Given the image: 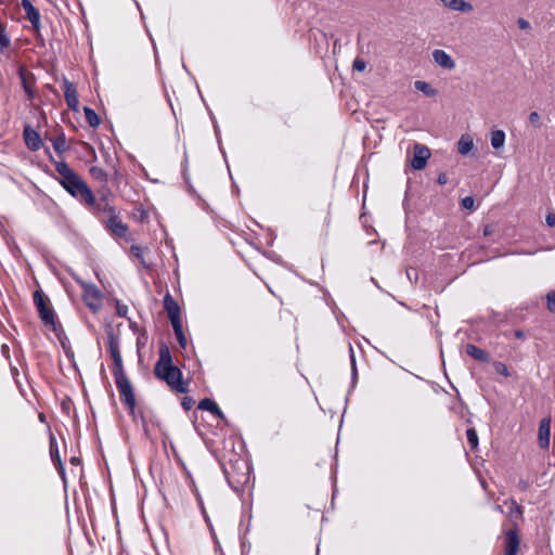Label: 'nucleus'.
Here are the masks:
<instances>
[{
    "mask_svg": "<svg viewBox=\"0 0 555 555\" xmlns=\"http://www.w3.org/2000/svg\"><path fill=\"white\" fill-rule=\"evenodd\" d=\"M37 313L42 322L46 333H53L67 358H74V351L70 348L69 339L65 330L50 304V299L43 292L37 288Z\"/></svg>",
    "mask_w": 555,
    "mask_h": 555,
    "instance_id": "nucleus-1",
    "label": "nucleus"
},
{
    "mask_svg": "<svg viewBox=\"0 0 555 555\" xmlns=\"http://www.w3.org/2000/svg\"><path fill=\"white\" fill-rule=\"evenodd\" d=\"M158 361L154 365V375L164 380L171 390L178 393H185L188 386L182 379L181 370L173 364L172 356L166 343L162 341L158 350Z\"/></svg>",
    "mask_w": 555,
    "mask_h": 555,
    "instance_id": "nucleus-2",
    "label": "nucleus"
},
{
    "mask_svg": "<svg viewBox=\"0 0 555 555\" xmlns=\"http://www.w3.org/2000/svg\"><path fill=\"white\" fill-rule=\"evenodd\" d=\"M55 170L60 175V184L80 204H91L93 202L92 190L65 162L56 163Z\"/></svg>",
    "mask_w": 555,
    "mask_h": 555,
    "instance_id": "nucleus-3",
    "label": "nucleus"
},
{
    "mask_svg": "<svg viewBox=\"0 0 555 555\" xmlns=\"http://www.w3.org/2000/svg\"><path fill=\"white\" fill-rule=\"evenodd\" d=\"M223 474L229 486L235 491H243L244 486L249 480V467L246 461L236 459L222 463Z\"/></svg>",
    "mask_w": 555,
    "mask_h": 555,
    "instance_id": "nucleus-4",
    "label": "nucleus"
},
{
    "mask_svg": "<svg viewBox=\"0 0 555 555\" xmlns=\"http://www.w3.org/2000/svg\"><path fill=\"white\" fill-rule=\"evenodd\" d=\"M118 389L120 401L129 410L130 413L134 412L137 402L133 387L128 379L125 372L113 374Z\"/></svg>",
    "mask_w": 555,
    "mask_h": 555,
    "instance_id": "nucleus-5",
    "label": "nucleus"
},
{
    "mask_svg": "<svg viewBox=\"0 0 555 555\" xmlns=\"http://www.w3.org/2000/svg\"><path fill=\"white\" fill-rule=\"evenodd\" d=\"M76 282L81 286L83 291L82 301L85 305L93 312L99 311L102 307L101 291L92 283H88L79 279H76Z\"/></svg>",
    "mask_w": 555,
    "mask_h": 555,
    "instance_id": "nucleus-6",
    "label": "nucleus"
},
{
    "mask_svg": "<svg viewBox=\"0 0 555 555\" xmlns=\"http://www.w3.org/2000/svg\"><path fill=\"white\" fill-rule=\"evenodd\" d=\"M98 192L100 194L98 199L93 195V202L91 204L83 205L99 218L104 214H107L108 216L115 214V208L108 203L107 198L109 190L100 189Z\"/></svg>",
    "mask_w": 555,
    "mask_h": 555,
    "instance_id": "nucleus-7",
    "label": "nucleus"
},
{
    "mask_svg": "<svg viewBox=\"0 0 555 555\" xmlns=\"http://www.w3.org/2000/svg\"><path fill=\"white\" fill-rule=\"evenodd\" d=\"M108 350L114 362L113 374L125 372L120 353V339L112 328L107 331Z\"/></svg>",
    "mask_w": 555,
    "mask_h": 555,
    "instance_id": "nucleus-8",
    "label": "nucleus"
},
{
    "mask_svg": "<svg viewBox=\"0 0 555 555\" xmlns=\"http://www.w3.org/2000/svg\"><path fill=\"white\" fill-rule=\"evenodd\" d=\"M49 452L51 461L53 462L54 466L56 467V470L59 475L61 476L63 483L66 486V477H65V468L64 464L60 456L59 446L56 438L54 435L49 430Z\"/></svg>",
    "mask_w": 555,
    "mask_h": 555,
    "instance_id": "nucleus-9",
    "label": "nucleus"
},
{
    "mask_svg": "<svg viewBox=\"0 0 555 555\" xmlns=\"http://www.w3.org/2000/svg\"><path fill=\"white\" fill-rule=\"evenodd\" d=\"M430 157V151L427 146L416 143L414 145L413 157L411 159V166L415 170H422L427 159Z\"/></svg>",
    "mask_w": 555,
    "mask_h": 555,
    "instance_id": "nucleus-10",
    "label": "nucleus"
},
{
    "mask_svg": "<svg viewBox=\"0 0 555 555\" xmlns=\"http://www.w3.org/2000/svg\"><path fill=\"white\" fill-rule=\"evenodd\" d=\"M520 540L518 535V526L516 522L505 532V553L504 555H516L519 548Z\"/></svg>",
    "mask_w": 555,
    "mask_h": 555,
    "instance_id": "nucleus-11",
    "label": "nucleus"
},
{
    "mask_svg": "<svg viewBox=\"0 0 555 555\" xmlns=\"http://www.w3.org/2000/svg\"><path fill=\"white\" fill-rule=\"evenodd\" d=\"M63 91H64V96H65L67 106L72 111L77 112L79 109V100H78V94H77V89H76L75 83L68 81L67 79H64Z\"/></svg>",
    "mask_w": 555,
    "mask_h": 555,
    "instance_id": "nucleus-12",
    "label": "nucleus"
},
{
    "mask_svg": "<svg viewBox=\"0 0 555 555\" xmlns=\"http://www.w3.org/2000/svg\"><path fill=\"white\" fill-rule=\"evenodd\" d=\"M107 228L118 237H125L128 232V227L125 224L118 216L115 214L109 215L107 222Z\"/></svg>",
    "mask_w": 555,
    "mask_h": 555,
    "instance_id": "nucleus-13",
    "label": "nucleus"
},
{
    "mask_svg": "<svg viewBox=\"0 0 555 555\" xmlns=\"http://www.w3.org/2000/svg\"><path fill=\"white\" fill-rule=\"evenodd\" d=\"M551 436V418H543L539 425V446L548 449Z\"/></svg>",
    "mask_w": 555,
    "mask_h": 555,
    "instance_id": "nucleus-14",
    "label": "nucleus"
},
{
    "mask_svg": "<svg viewBox=\"0 0 555 555\" xmlns=\"http://www.w3.org/2000/svg\"><path fill=\"white\" fill-rule=\"evenodd\" d=\"M433 59H434L435 63H437L439 66H441L444 69H453L455 67V62L444 50H440V49L434 50Z\"/></svg>",
    "mask_w": 555,
    "mask_h": 555,
    "instance_id": "nucleus-15",
    "label": "nucleus"
},
{
    "mask_svg": "<svg viewBox=\"0 0 555 555\" xmlns=\"http://www.w3.org/2000/svg\"><path fill=\"white\" fill-rule=\"evenodd\" d=\"M197 408L203 411H209L211 414H214L215 416H217L218 418H220L222 421L225 420V416H224L223 412L220 410V408L218 406V404L209 398L202 399L199 401Z\"/></svg>",
    "mask_w": 555,
    "mask_h": 555,
    "instance_id": "nucleus-16",
    "label": "nucleus"
},
{
    "mask_svg": "<svg viewBox=\"0 0 555 555\" xmlns=\"http://www.w3.org/2000/svg\"><path fill=\"white\" fill-rule=\"evenodd\" d=\"M465 351L469 357L474 358L475 360L481 363H488L490 361L489 353L474 344H467L465 347Z\"/></svg>",
    "mask_w": 555,
    "mask_h": 555,
    "instance_id": "nucleus-17",
    "label": "nucleus"
},
{
    "mask_svg": "<svg viewBox=\"0 0 555 555\" xmlns=\"http://www.w3.org/2000/svg\"><path fill=\"white\" fill-rule=\"evenodd\" d=\"M89 173H90V176H91L94 180H96V181H99L100 183H102L101 189H103V190H108V189L106 188V184H107V182H108V173H107L103 168L98 167V166H92V167H90V169H89Z\"/></svg>",
    "mask_w": 555,
    "mask_h": 555,
    "instance_id": "nucleus-18",
    "label": "nucleus"
},
{
    "mask_svg": "<svg viewBox=\"0 0 555 555\" xmlns=\"http://www.w3.org/2000/svg\"><path fill=\"white\" fill-rule=\"evenodd\" d=\"M164 309L166 310L168 318L180 314V307L169 293L164 297Z\"/></svg>",
    "mask_w": 555,
    "mask_h": 555,
    "instance_id": "nucleus-19",
    "label": "nucleus"
},
{
    "mask_svg": "<svg viewBox=\"0 0 555 555\" xmlns=\"http://www.w3.org/2000/svg\"><path fill=\"white\" fill-rule=\"evenodd\" d=\"M446 7L453 11L469 12L473 5L464 0H440Z\"/></svg>",
    "mask_w": 555,
    "mask_h": 555,
    "instance_id": "nucleus-20",
    "label": "nucleus"
},
{
    "mask_svg": "<svg viewBox=\"0 0 555 555\" xmlns=\"http://www.w3.org/2000/svg\"><path fill=\"white\" fill-rule=\"evenodd\" d=\"M20 78L22 81V85L24 87L25 92L28 94L29 98H33L35 94L33 82L29 77H31L30 73H27V70L24 67H21L18 70Z\"/></svg>",
    "mask_w": 555,
    "mask_h": 555,
    "instance_id": "nucleus-21",
    "label": "nucleus"
},
{
    "mask_svg": "<svg viewBox=\"0 0 555 555\" xmlns=\"http://www.w3.org/2000/svg\"><path fill=\"white\" fill-rule=\"evenodd\" d=\"M474 149L473 139L468 134H463L457 141V151L462 155H467Z\"/></svg>",
    "mask_w": 555,
    "mask_h": 555,
    "instance_id": "nucleus-22",
    "label": "nucleus"
},
{
    "mask_svg": "<svg viewBox=\"0 0 555 555\" xmlns=\"http://www.w3.org/2000/svg\"><path fill=\"white\" fill-rule=\"evenodd\" d=\"M85 118L88 125L92 128H96L101 124L99 115L89 106L83 107Z\"/></svg>",
    "mask_w": 555,
    "mask_h": 555,
    "instance_id": "nucleus-23",
    "label": "nucleus"
},
{
    "mask_svg": "<svg viewBox=\"0 0 555 555\" xmlns=\"http://www.w3.org/2000/svg\"><path fill=\"white\" fill-rule=\"evenodd\" d=\"M505 132L503 130H494L491 132V145L494 150H499L504 146Z\"/></svg>",
    "mask_w": 555,
    "mask_h": 555,
    "instance_id": "nucleus-24",
    "label": "nucleus"
},
{
    "mask_svg": "<svg viewBox=\"0 0 555 555\" xmlns=\"http://www.w3.org/2000/svg\"><path fill=\"white\" fill-rule=\"evenodd\" d=\"M25 144L30 151H35V129L30 125L24 128Z\"/></svg>",
    "mask_w": 555,
    "mask_h": 555,
    "instance_id": "nucleus-25",
    "label": "nucleus"
},
{
    "mask_svg": "<svg viewBox=\"0 0 555 555\" xmlns=\"http://www.w3.org/2000/svg\"><path fill=\"white\" fill-rule=\"evenodd\" d=\"M349 356H350V364H351V389L356 387L358 382V370L354 351L351 345H349Z\"/></svg>",
    "mask_w": 555,
    "mask_h": 555,
    "instance_id": "nucleus-26",
    "label": "nucleus"
},
{
    "mask_svg": "<svg viewBox=\"0 0 555 555\" xmlns=\"http://www.w3.org/2000/svg\"><path fill=\"white\" fill-rule=\"evenodd\" d=\"M414 87L416 90L422 91L427 96H435L437 94V90L426 81L416 80Z\"/></svg>",
    "mask_w": 555,
    "mask_h": 555,
    "instance_id": "nucleus-27",
    "label": "nucleus"
},
{
    "mask_svg": "<svg viewBox=\"0 0 555 555\" xmlns=\"http://www.w3.org/2000/svg\"><path fill=\"white\" fill-rule=\"evenodd\" d=\"M53 149L57 154H62L66 150V139L64 134L52 139Z\"/></svg>",
    "mask_w": 555,
    "mask_h": 555,
    "instance_id": "nucleus-28",
    "label": "nucleus"
},
{
    "mask_svg": "<svg viewBox=\"0 0 555 555\" xmlns=\"http://www.w3.org/2000/svg\"><path fill=\"white\" fill-rule=\"evenodd\" d=\"M22 5L26 11L30 24L35 27V7L30 0H22Z\"/></svg>",
    "mask_w": 555,
    "mask_h": 555,
    "instance_id": "nucleus-29",
    "label": "nucleus"
},
{
    "mask_svg": "<svg viewBox=\"0 0 555 555\" xmlns=\"http://www.w3.org/2000/svg\"><path fill=\"white\" fill-rule=\"evenodd\" d=\"M466 437H467V441L470 446V449L474 450L478 447V435H477V431L475 428H468L466 430Z\"/></svg>",
    "mask_w": 555,
    "mask_h": 555,
    "instance_id": "nucleus-30",
    "label": "nucleus"
},
{
    "mask_svg": "<svg viewBox=\"0 0 555 555\" xmlns=\"http://www.w3.org/2000/svg\"><path fill=\"white\" fill-rule=\"evenodd\" d=\"M493 367L495 372L504 377H508L511 375L507 365L501 361H494Z\"/></svg>",
    "mask_w": 555,
    "mask_h": 555,
    "instance_id": "nucleus-31",
    "label": "nucleus"
},
{
    "mask_svg": "<svg viewBox=\"0 0 555 555\" xmlns=\"http://www.w3.org/2000/svg\"><path fill=\"white\" fill-rule=\"evenodd\" d=\"M130 249H131V253L139 259L140 263L144 268H149L150 267V264L145 261V258L143 256V250H142L141 247L132 245Z\"/></svg>",
    "mask_w": 555,
    "mask_h": 555,
    "instance_id": "nucleus-32",
    "label": "nucleus"
},
{
    "mask_svg": "<svg viewBox=\"0 0 555 555\" xmlns=\"http://www.w3.org/2000/svg\"><path fill=\"white\" fill-rule=\"evenodd\" d=\"M522 513H524L522 507L520 505H518L515 500H511V512H509L511 517L515 516L517 518H521Z\"/></svg>",
    "mask_w": 555,
    "mask_h": 555,
    "instance_id": "nucleus-33",
    "label": "nucleus"
},
{
    "mask_svg": "<svg viewBox=\"0 0 555 555\" xmlns=\"http://www.w3.org/2000/svg\"><path fill=\"white\" fill-rule=\"evenodd\" d=\"M547 309L555 312V291H551L546 295Z\"/></svg>",
    "mask_w": 555,
    "mask_h": 555,
    "instance_id": "nucleus-34",
    "label": "nucleus"
},
{
    "mask_svg": "<svg viewBox=\"0 0 555 555\" xmlns=\"http://www.w3.org/2000/svg\"><path fill=\"white\" fill-rule=\"evenodd\" d=\"M529 121L532 126H534L535 128H540L541 127V117L539 115L538 112H531L530 115H529Z\"/></svg>",
    "mask_w": 555,
    "mask_h": 555,
    "instance_id": "nucleus-35",
    "label": "nucleus"
},
{
    "mask_svg": "<svg viewBox=\"0 0 555 555\" xmlns=\"http://www.w3.org/2000/svg\"><path fill=\"white\" fill-rule=\"evenodd\" d=\"M352 67L357 72H363L366 67V62L362 59L357 57L353 61Z\"/></svg>",
    "mask_w": 555,
    "mask_h": 555,
    "instance_id": "nucleus-36",
    "label": "nucleus"
},
{
    "mask_svg": "<svg viewBox=\"0 0 555 555\" xmlns=\"http://www.w3.org/2000/svg\"><path fill=\"white\" fill-rule=\"evenodd\" d=\"M461 205L465 209H473L475 206V199L473 196H466V197L462 198Z\"/></svg>",
    "mask_w": 555,
    "mask_h": 555,
    "instance_id": "nucleus-37",
    "label": "nucleus"
},
{
    "mask_svg": "<svg viewBox=\"0 0 555 555\" xmlns=\"http://www.w3.org/2000/svg\"><path fill=\"white\" fill-rule=\"evenodd\" d=\"M406 276L410 280V282H416L418 280L417 270L415 268L406 269Z\"/></svg>",
    "mask_w": 555,
    "mask_h": 555,
    "instance_id": "nucleus-38",
    "label": "nucleus"
},
{
    "mask_svg": "<svg viewBox=\"0 0 555 555\" xmlns=\"http://www.w3.org/2000/svg\"><path fill=\"white\" fill-rule=\"evenodd\" d=\"M193 404L194 400L191 397H184L181 401V405L185 411L191 410Z\"/></svg>",
    "mask_w": 555,
    "mask_h": 555,
    "instance_id": "nucleus-39",
    "label": "nucleus"
},
{
    "mask_svg": "<svg viewBox=\"0 0 555 555\" xmlns=\"http://www.w3.org/2000/svg\"><path fill=\"white\" fill-rule=\"evenodd\" d=\"M517 24H518V27L520 29H522V30H530L531 29L530 23L527 20H525L524 17H519L517 20Z\"/></svg>",
    "mask_w": 555,
    "mask_h": 555,
    "instance_id": "nucleus-40",
    "label": "nucleus"
},
{
    "mask_svg": "<svg viewBox=\"0 0 555 555\" xmlns=\"http://www.w3.org/2000/svg\"><path fill=\"white\" fill-rule=\"evenodd\" d=\"M43 149L44 150V153L48 154L49 153V149L44 145V142L43 140L41 139V137L39 135V133H37V151Z\"/></svg>",
    "mask_w": 555,
    "mask_h": 555,
    "instance_id": "nucleus-41",
    "label": "nucleus"
},
{
    "mask_svg": "<svg viewBox=\"0 0 555 555\" xmlns=\"http://www.w3.org/2000/svg\"><path fill=\"white\" fill-rule=\"evenodd\" d=\"M169 320H170V323L172 325V328H177V327L182 326L181 320H180V314L179 315H175V317H169Z\"/></svg>",
    "mask_w": 555,
    "mask_h": 555,
    "instance_id": "nucleus-42",
    "label": "nucleus"
},
{
    "mask_svg": "<svg viewBox=\"0 0 555 555\" xmlns=\"http://www.w3.org/2000/svg\"><path fill=\"white\" fill-rule=\"evenodd\" d=\"M545 222L548 227H554L555 225V214L554 212L547 214L546 218H545Z\"/></svg>",
    "mask_w": 555,
    "mask_h": 555,
    "instance_id": "nucleus-43",
    "label": "nucleus"
},
{
    "mask_svg": "<svg viewBox=\"0 0 555 555\" xmlns=\"http://www.w3.org/2000/svg\"><path fill=\"white\" fill-rule=\"evenodd\" d=\"M437 182L440 184V185H444L448 183V176L446 172H440L438 175V178H437Z\"/></svg>",
    "mask_w": 555,
    "mask_h": 555,
    "instance_id": "nucleus-44",
    "label": "nucleus"
},
{
    "mask_svg": "<svg viewBox=\"0 0 555 555\" xmlns=\"http://www.w3.org/2000/svg\"><path fill=\"white\" fill-rule=\"evenodd\" d=\"M183 178H184V181H185V182L188 183V185H189V192H190L191 194H194V195H195V194H196V192H195L194 188L190 184V177H189V175L186 173L185 169L183 170Z\"/></svg>",
    "mask_w": 555,
    "mask_h": 555,
    "instance_id": "nucleus-45",
    "label": "nucleus"
},
{
    "mask_svg": "<svg viewBox=\"0 0 555 555\" xmlns=\"http://www.w3.org/2000/svg\"><path fill=\"white\" fill-rule=\"evenodd\" d=\"M127 311H128L127 306H125V305H119V304L117 305V314H118L119 317H126Z\"/></svg>",
    "mask_w": 555,
    "mask_h": 555,
    "instance_id": "nucleus-46",
    "label": "nucleus"
},
{
    "mask_svg": "<svg viewBox=\"0 0 555 555\" xmlns=\"http://www.w3.org/2000/svg\"><path fill=\"white\" fill-rule=\"evenodd\" d=\"M197 502H198V505L202 509V513H203V516L205 517L206 521L208 522L209 521V518L207 516V513H206V509L204 507V504H203V501H202V498L199 496V494L197 493Z\"/></svg>",
    "mask_w": 555,
    "mask_h": 555,
    "instance_id": "nucleus-47",
    "label": "nucleus"
},
{
    "mask_svg": "<svg viewBox=\"0 0 555 555\" xmlns=\"http://www.w3.org/2000/svg\"><path fill=\"white\" fill-rule=\"evenodd\" d=\"M36 18H37V47H38L39 44H42V39L40 38V35H39V12L38 11H37Z\"/></svg>",
    "mask_w": 555,
    "mask_h": 555,
    "instance_id": "nucleus-48",
    "label": "nucleus"
},
{
    "mask_svg": "<svg viewBox=\"0 0 555 555\" xmlns=\"http://www.w3.org/2000/svg\"><path fill=\"white\" fill-rule=\"evenodd\" d=\"M177 339H178L179 346L182 349H185V347H186V337H185V335L182 334L180 337H177Z\"/></svg>",
    "mask_w": 555,
    "mask_h": 555,
    "instance_id": "nucleus-49",
    "label": "nucleus"
},
{
    "mask_svg": "<svg viewBox=\"0 0 555 555\" xmlns=\"http://www.w3.org/2000/svg\"><path fill=\"white\" fill-rule=\"evenodd\" d=\"M69 462L74 466H79L81 464V460L77 456H72Z\"/></svg>",
    "mask_w": 555,
    "mask_h": 555,
    "instance_id": "nucleus-50",
    "label": "nucleus"
},
{
    "mask_svg": "<svg viewBox=\"0 0 555 555\" xmlns=\"http://www.w3.org/2000/svg\"><path fill=\"white\" fill-rule=\"evenodd\" d=\"M514 335H515V337H516V338H518V339H524V338H525V333H524V331H521V330H515V331H514Z\"/></svg>",
    "mask_w": 555,
    "mask_h": 555,
    "instance_id": "nucleus-51",
    "label": "nucleus"
},
{
    "mask_svg": "<svg viewBox=\"0 0 555 555\" xmlns=\"http://www.w3.org/2000/svg\"><path fill=\"white\" fill-rule=\"evenodd\" d=\"M492 232H493V229H492V227H491V225H486V227L483 228V235H485V236L491 235V234H492Z\"/></svg>",
    "mask_w": 555,
    "mask_h": 555,
    "instance_id": "nucleus-52",
    "label": "nucleus"
},
{
    "mask_svg": "<svg viewBox=\"0 0 555 555\" xmlns=\"http://www.w3.org/2000/svg\"><path fill=\"white\" fill-rule=\"evenodd\" d=\"M519 488L522 490V491H526L529 487V483L526 481V480H519Z\"/></svg>",
    "mask_w": 555,
    "mask_h": 555,
    "instance_id": "nucleus-53",
    "label": "nucleus"
},
{
    "mask_svg": "<svg viewBox=\"0 0 555 555\" xmlns=\"http://www.w3.org/2000/svg\"><path fill=\"white\" fill-rule=\"evenodd\" d=\"M1 351H2V353H3L7 358L9 357V347H8V345L3 344V345L1 346Z\"/></svg>",
    "mask_w": 555,
    "mask_h": 555,
    "instance_id": "nucleus-54",
    "label": "nucleus"
},
{
    "mask_svg": "<svg viewBox=\"0 0 555 555\" xmlns=\"http://www.w3.org/2000/svg\"><path fill=\"white\" fill-rule=\"evenodd\" d=\"M176 337H180L183 333L182 326L173 328Z\"/></svg>",
    "mask_w": 555,
    "mask_h": 555,
    "instance_id": "nucleus-55",
    "label": "nucleus"
},
{
    "mask_svg": "<svg viewBox=\"0 0 555 555\" xmlns=\"http://www.w3.org/2000/svg\"><path fill=\"white\" fill-rule=\"evenodd\" d=\"M119 176H120V175H119L118 169H117L116 167H114V179H115V180H118V179H119Z\"/></svg>",
    "mask_w": 555,
    "mask_h": 555,
    "instance_id": "nucleus-56",
    "label": "nucleus"
},
{
    "mask_svg": "<svg viewBox=\"0 0 555 555\" xmlns=\"http://www.w3.org/2000/svg\"><path fill=\"white\" fill-rule=\"evenodd\" d=\"M39 421L46 423V415L43 413L38 414Z\"/></svg>",
    "mask_w": 555,
    "mask_h": 555,
    "instance_id": "nucleus-57",
    "label": "nucleus"
},
{
    "mask_svg": "<svg viewBox=\"0 0 555 555\" xmlns=\"http://www.w3.org/2000/svg\"><path fill=\"white\" fill-rule=\"evenodd\" d=\"M495 508H496V511H499V512H503V509H502V507H501L500 505H496V507H495Z\"/></svg>",
    "mask_w": 555,
    "mask_h": 555,
    "instance_id": "nucleus-58",
    "label": "nucleus"
},
{
    "mask_svg": "<svg viewBox=\"0 0 555 555\" xmlns=\"http://www.w3.org/2000/svg\"><path fill=\"white\" fill-rule=\"evenodd\" d=\"M21 393L25 397L23 388L20 387Z\"/></svg>",
    "mask_w": 555,
    "mask_h": 555,
    "instance_id": "nucleus-59",
    "label": "nucleus"
},
{
    "mask_svg": "<svg viewBox=\"0 0 555 555\" xmlns=\"http://www.w3.org/2000/svg\"><path fill=\"white\" fill-rule=\"evenodd\" d=\"M135 2V5L140 9V4L137 0H133Z\"/></svg>",
    "mask_w": 555,
    "mask_h": 555,
    "instance_id": "nucleus-60",
    "label": "nucleus"
},
{
    "mask_svg": "<svg viewBox=\"0 0 555 555\" xmlns=\"http://www.w3.org/2000/svg\"><path fill=\"white\" fill-rule=\"evenodd\" d=\"M33 299L35 300V291L31 292Z\"/></svg>",
    "mask_w": 555,
    "mask_h": 555,
    "instance_id": "nucleus-61",
    "label": "nucleus"
}]
</instances>
